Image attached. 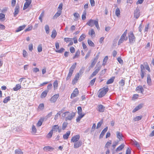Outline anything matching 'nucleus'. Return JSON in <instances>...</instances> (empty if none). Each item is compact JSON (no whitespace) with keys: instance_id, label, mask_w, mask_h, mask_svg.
I'll return each mask as SVG.
<instances>
[{"instance_id":"obj_1","label":"nucleus","mask_w":154,"mask_h":154,"mask_svg":"<svg viewBox=\"0 0 154 154\" xmlns=\"http://www.w3.org/2000/svg\"><path fill=\"white\" fill-rule=\"evenodd\" d=\"M86 24L91 27H93L94 25H95V26L98 30H99L100 29L97 21L90 19L87 23Z\"/></svg>"},{"instance_id":"obj_2","label":"nucleus","mask_w":154,"mask_h":154,"mask_svg":"<svg viewBox=\"0 0 154 154\" xmlns=\"http://www.w3.org/2000/svg\"><path fill=\"white\" fill-rule=\"evenodd\" d=\"M76 63H75L70 68L69 72L66 78V80L67 81L69 80L70 79L71 77L72 76L73 72L74 70L76 67Z\"/></svg>"},{"instance_id":"obj_3","label":"nucleus","mask_w":154,"mask_h":154,"mask_svg":"<svg viewBox=\"0 0 154 154\" xmlns=\"http://www.w3.org/2000/svg\"><path fill=\"white\" fill-rule=\"evenodd\" d=\"M130 43L132 44L135 42V38L132 32H130L128 35Z\"/></svg>"},{"instance_id":"obj_4","label":"nucleus","mask_w":154,"mask_h":154,"mask_svg":"<svg viewBox=\"0 0 154 154\" xmlns=\"http://www.w3.org/2000/svg\"><path fill=\"white\" fill-rule=\"evenodd\" d=\"M109 90V88L107 87L106 88H103V90H101L100 92L98 97H102L104 96Z\"/></svg>"},{"instance_id":"obj_5","label":"nucleus","mask_w":154,"mask_h":154,"mask_svg":"<svg viewBox=\"0 0 154 154\" xmlns=\"http://www.w3.org/2000/svg\"><path fill=\"white\" fill-rule=\"evenodd\" d=\"M75 116V114L73 112L70 113L69 112V114L66 117L65 120L66 121L68 120H71Z\"/></svg>"},{"instance_id":"obj_6","label":"nucleus","mask_w":154,"mask_h":154,"mask_svg":"<svg viewBox=\"0 0 154 154\" xmlns=\"http://www.w3.org/2000/svg\"><path fill=\"white\" fill-rule=\"evenodd\" d=\"M140 15V10L138 8H137L134 11V16L135 18L138 19Z\"/></svg>"},{"instance_id":"obj_7","label":"nucleus","mask_w":154,"mask_h":154,"mask_svg":"<svg viewBox=\"0 0 154 154\" xmlns=\"http://www.w3.org/2000/svg\"><path fill=\"white\" fill-rule=\"evenodd\" d=\"M80 138V136L79 135H77L74 136L72 137L71 142H77L79 140Z\"/></svg>"},{"instance_id":"obj_8","label":"nucleus","mask_w":154,"mask_h":154,"mask_svg":"<svg viewBox=\"0 0 154 154\" xmlns=\"http://www.w3.org/2000/svg\"><path fill=\"white\" fill-rule=\"evenodd\" d=\"M141 71V72L140 74L141 78L143 79L144 77V74L145 73V70L144 68V67L143 65L141 64L140 65Z\"/></svg>"},{"instance_id":"obj_9","label":"nucleus","mask_w":154,"mask_h":154,"mask_svg":"<svg viewBox=\"0 0 154 154\" xmlns=\"http://www.w3.org/2000/svg\"><path fill=\"white\" fill-rule=\"evenodd\" d=\"M79 92L77 88H75L72 93L71 94V98H73L77 96L79 94Z\"/></svg>"},{"instance_id":"obj_10","label":"nucleus","mask_w":154,"mask_h":154,"mask_svg":"<svg viewBox=\"0 0 154 154\" xmlns=\"http://www.w3.org/2000/svg\"><path fill=\"white\" fill-rule=\"evenodd\" d=\"M59 95L58 94H55L52 96L50 100L51 103H55L59 97Z\"/></svg>"},{"instance_id":"obj_11","label":"nucleus","mask_w":154,"mask_h":154,"mask_svg":"<svg viewBox=\"0 0 154 154\" xmlns=\"http://www.w3.org/2000/svg\"><path fill=\"white\" fill-rule=\"evenodd\" d=\"M128 39V37H125V36H123V35H122L120 39L118 42V45H119L121 43H122L124 40H127Z\"/></svg>"},{"instance_id":"obj_12","label":"nucleus","mask_w":154,"mask_h":154,"mask_svg":"<svg viewBox=\"0 0 154 154\" xmlns=\"http://www.w3.org/2000/svg\"><path fill=\"white\" fill-rule=\"evenodd\" d=\"M136 91L138 92V93H143L144 91V89L142 86L139 85L136 88Z\"/></svg>"},{"instance_id":"obj_13","label":"nucleus","mask_w":154,"mask_h":154,"mask_svg":"<svg viewBox=\"0 0 154 154\" xmlns=\"http://www.w3.org/2000/svg\"><path fill=\"white\" fill-rule=\"evenodd\" d=\"M79 73H78L75 75L74 78L72 80V84H75L77 82V81L79 79Z\"/></svg>"},{"instance_id":"obj_14","label":"nucleus","mask_w":154,"mask_h":154,"mask_svg":"<svg viewBox=\"0 0 154 154\" xmlns=\"http://www.w3.org/2000/svg\"><path fill=\"white\" fill-rule=\"evenodd\" d=\"M116 136L119 139V141H122L123 140L122 137L123 136L122 134L119 132L117 131L116 132Z\"/></svg>"},{"instance_id":"obj_15","label":"nucleus","mask_w":154,"mask_h":154,"mask_svg":"<svg viewBox=\"0 0 154 154\" xmlns=\"http://www.w3.org/2000/svg\"><path fill=\"white\" fill-rule=\"evenodd\" d=\"M20 7L19 5H17L14 9V16L16 17L18 14L19 11Z\"/></svg>"},{"instance_id":"obj_16","label":"nucleus","mask_w":154,"mask_h":154,"mask_svg":"<svg viewBox=\"0 0 154 154\" xmlns=\"http://www.w3.org/2000/svg\"><path fill=\"white\" fill-rule=\"evenodd\" d=\"M31 3V0H29V1L26 2L24 5L23 8V10H25L28 7H29Z\"/></svg>"},{"instance_id":"obj_17","label":"nucleus","mask_w":154,"mask_h":154,"mask_svg":"<svg viewBox=\"0 0 154 154\" xmlns=\"http://www.w3.org/2000/svg\"><path fill=\"white\" fill-rule=\"evenodd\" d=\"M82 144V142L79 141L78 142H75L74 144V148H77L81 146Z\"/></svg>"},{"instance_id":"obj_18","label":"nucleus","mask_w":154,"mask_h":154,"mask_svg":"<svg viewBox=\"0 0 154 154\" xmlns=\"http://www.w3.org/2000/svg\"><path fill=\"white\" fill-rule=\"evenodd\" d=\"M142 105L141 104H140L138 105L137 106H136L134 109L132 110L133 112H134L140 109L142 107Z\"/></svg>"},{"instance_id":"obj_19","label":"nucleus","mask_w":154,"mask_h":154,"mask_svg":"<svg viewBox=\"0 0 154 154\" xmlns=\"http://www.w3.org/2000/svg\"><path fill=\"white\" fill-rule=\"evenodd\" d=\"M108 129L107 127H106L102 131L100 135V138H102L104 135L105 133L107 131Z\"/></svg>"},{"instance_id":"obj_20","label":"nucleus","mask_w":154,"mask_h":154,"mask_svg":"<svg viewBox=\"0 0 154 154\" xmlns=\"http://www.w3.org/2000/svg\"><path fill=\"white\" fill-rule=\"evenodd\" d=\"M70 131H68L66 133L64 134L63 136V138L64 140L67 139L70 135Z\"/></svg>"},{"instance_id":"obj_21","label":"nucleus","mask_w":154,"mask_h":154,"mask_svg":"<svg viewBox=\"0 0 154 154\" xmlns=\"http://www.w3.org/2000/svg\"><path fill=\"white\" fill-rule=\"evenodd\" d=\"M61 11H58L54 15L53 17V19H55L59 17L61 14Z\"/></svg>"},{"instance_id":"obj_22","label":"nucleus","mask_w":154,"mask_h":154,"mask_svg":"<svg viewBox=\"0 0 154 154\" xmlns=\"http://www.w3.org/2000/svg\"><path fill=\"white\" fill-rule=\"evenodd\" d=\"M26 26V25H23L22 26H20L19 27H18L17 29L16 30L15 32H19L21 30L23 29Z\"/></svg>"},{"instance_id":"obj_23","label":"nucleus","mask_w":154,"mask_h":154,"mask_svg":"<svg viewBox=\"0 0 154 154\" xmlns=\"http://www.w3.org/2000/svg\"><path fill=\"white\" fill-rule=\"evenodd\" d=\"M53 149L54 148H53L49 146H45L43 148L44 151H50V150Z\"/></svg>"},{"instance_id":"obj_24","label":"nucleus","mask_w":154,"mask_h":154,"mask_svg":"<svg viewBox=\"0 0 154 154\" xmlns=\"http://www.w3.org/2000/svg\"><path fill=\"white\" fill-rule=\"evenodd\" d=\"M98 110L99 112H104L105 109V107H104L102 105H100L98 106Z\"/></svg>"},{"instance_id":"obj_25","label":"nucleus","mask_w":154,"mask_h":154,"mask_svg":"<svg viewBox=\"0 0 154 154\" xmlns=\"http://www.w3.org/2000/svg\"><path fill=\"white\" fill-rule=\"evenodd\" d=\"M101 67V66L99 64V62H98L95 68V70L98 72L100 69Z\"/></svg>"},{"instance_id":"obj_26","label":"nucleus","mask_w":154,"mask_h":154,"mask_svg":"<svg viewBox=\"0 0 154 154\" xmlns=\"http://www.w3.org/2000/svg\"><path fill=\"white\" fill-rule=\"evenodd\" d=\"M75 18L74 20L75 21H76L78 20L79 18L80 17L79 14L77 13H75L73 14Z\"/></svg>"},{"instance_id":"obj_27","label":"nucleus","mask_w":154,"mask_h":154,"mask_svg":"<svg viewBox=\"0 0 154 154\" xmlns=\"http://www.w3.org/2000/svg\"><path fill=\"white\" fill-rule=\"evenodd\" d=\"M58 129H59V126L58 125H54L52 127V129L51 130L53 132V131L57 132Z\"/></svg>"},{"instance_id":"obj_28","label":"nucleus","mask_w":154,"mask_h":154,"mask_svg":"<svg viewBox=\"0 0 154 154\" xmlns=\"http://www.w3.org/2000/svg\"><path fill=\"white\" fill-rule=\"evenodd\" d=\"M114 79L115 77H112L107 81L106 84H109L112 83L114 82Z\"/></svg>"},{"instance_id":"obj_29","label":"nucleus","mask_w":154,"mask_h":154,"mask_svg":"<svg viewBox=\"0 0 154 154\" xmlns=\"http://www.w3.org/2000/svg\"><path fill=\"white\" fill-rule=\"evenodd\" d=\"M48 92V91H45L43 92L41 95V98H42L45 97L47 96Z\"/></svg>"},{"instance_id":"obj_30","label":"nucleus","mask_w":154,"mask_h":154,"mask_svg":"<svg viewBox=\"0 0 154 154\" xmlns=\"http://www.w3.org/2000/svg\"><path fill=\"white\" fill-rule=\"evenodd\" d=\"M78 113L79 115H83L82 111V108L80 106L78 107Z\"/></svg>"},{"instance_id":"obj_31","label":"nucleus","mask_w":154,"mask_h":154,"mask_svg":"<svg viewBox=\"0 0 154 154\" xmlns=\"http://www.w3.org/2000/svg\"><path fill=\"white\" fill-rule=\"evenodd\" d=\"M124 146L125 145L124 144H122L116 149V151H117L122 150L124 148Z\"/></svg>"},{"instance_id":"obj_32","label":"nucleus","mask_w":154,"mask_h":154,"mask_svg":"<svg viewBox=\"0 0 154 154\" xmlns=\"http://www.w3.org/2000/svg\"><path fill=\"white\" fill-rule=\"evenodd\" d=\"M120 11L119 8H117L116 9L115 11L116 15L118 17H119L120 15Z\"/></svg>"},{"instance_id":"obj_33","label":"nucleus","mask_w":154,"mask_h":154,"mask_svg":"<svg viewBox=\"0 0 154 154\" xmlns=\"http://www.w3.org/2000/svg\"><path fill=\"white\" fill-rule=\"evenodd\" d=\"M21 88V85L20 84H17L16 85V86L13 88V90L14 91H17L20 89Z\"/></svg>"},{"instance_id":"obj_34","label":"nucleus","mask_w":154,"mask_h":154,"mask_svg":"<svg viewBox=\"0 0 154 154\" xmlns=\"http://www.w3.org/2000/svg\"><path fill=\"white\" fill-rule=\"evenodd\" d=\"M97 61V58H94L91 62V67H93Z\"/></svg>"},{"instance_id":"obj_35","label":"nucleus","mask_w":154,"mask_h":154,"mask_svg":"<svg viewBox=\"0 0 154 154\" xmlns=\"http://www.w3.org/2000/svg\"><path fill=\"white\" fill-rule=\"evenodd\" d=\"M53 86L54 87V89H56L57 88L58 86V81L57 80H55L54 82Z\"/></svg>"},{"instance_id":"obj_36","label":"nucleus","mask_w":154,"mask_h":154,"mask_svg":"<svg viewBox=\"0 0 154 154\" xmlns=\"http://www.w3.org/2000/svg\"><path fill=\"white\" fill-rule=\"evenodd\" d=\"M85 37L86 36L85 34H82L79 39V41L80 42H81L85 39Z\"/></svg>"},{"instance_id":"obj_37","label":"nucleus","mask_w":154,"mask_h":154,"mask_svg":"<svg viewBox=\"0 0 154 154\" xmlns=\"http://www.w3.org/2000/svg\"><path fill=\"white\" fill-rule=\"evenodd\" d=\"M147 81L148 85H150L151 82V80L149 75H147Z\"/></svg>"},{"instance_id":"obj_38","label":"nucleus","mask_w":154,"mask_h":154,"mask_svg":"<svg viewBox=\"0 0 154 154\" xmlns=\"http://www.w3.org/2000/svg\"><path fill=\"white\" fill-rule=\"evenodd\" d=\"M45 30L47 34H49V27L48 25H46L45 27Z\"/></svg>"},{"instance_id":"obj_39","label":"nucleus","mask_w":154,"mask_h":154,"mask_svg":"<svg viewBox=\"0 0 154 154\" xmlns=\"http://www.w3.org/2000/svg\"><path fill=\"white\" fill-rule=\"evenodd\" d=\"M57 35V32L55 30H54L52 32V34L51 36L52 38H54Z\"/></svg>"},{"instance_id":"obj_40","label":"nucleus","mask_w":154,"mask_h":154,"mask_svg":"<svg viewBox=\"0 0 154 154\" xmlns=\"http://www.w3.org/2000/svg\"><path fill=\"white\" fill-rule=\"evenodd\" d=\"M44 14V11H43L41 14L40 15V16L39 17V19L40 20V21L42 22V18L43 17Z\"/></svg>"},{"instance_id":"obj_41","label":"nucleus","mask_w":154,"mask_h":154,"mask_svg":"<svg viewBox=\"0 0 154 154\" xmlns=\"http://www.w3.org/2000/svg\"><path fill=\"white\" fill-rule=\"evenodd\" d=\"M85 115V114H83V115H79V116H78L77 118L76 119V122H79L80 121L82 117H83Z\"/></svg>"},{"instance_id":"obj_42","label":"nucleus","mask_w":154,"mask_h":154,"mask_svg":"<svg viewBox=\"0 0 154 154\" xmlns=\"http://www.w3.org/2000/svg\"><path fill=\"white\" fill-rule=\"evenodd\" d=\"M10 97L9 96L6 97L3 100V103H7L8 101L10 100Z\"/></svg>"},{"instance_id":"obj_43","label":"nucleus","mask_w":154,"mask_h":154,"mask_svg":"<svg viewBox=\"0 0 154 154\" xmlns=\"http://www.w3.org/2000/svg\"><path fill=\"white\" fill-rule=\"evenodd\" d=\"M88 42L89 45L91 46L94 47V43L91 40H88Z\"/></svg>"},{"instance_id":"obj_44","label":"nucleus","mask_w":154,"mask_h":154,"mask_svg":"<svg viewBox=\"0 0 154 154\" xmlns=\"http://www.w3.org/2000/svg\"><path fill=\"white\" fill-rule=\"evenodd\" d=\"M69 114V111H66L64 112L61 115L63 117H65L66 118V117Z\"/></svg>"},{"instance_id":"obj_45","label":"nucleus","mask_w":154,"mask_h":154,"mask_svg":"<svg viewBox=\"0 0 154 154\" xmlns=\"http://www.w3.org/2000/svg\"><path fill=\"white\" fill-rule=\"evenodd\" d=\"M142 118V116H137L134 118V121H137L140 120Z\"/></svg>"},{"instance_id":"obj_46","label":"nucleus","mask_w":154,"mask_h":154,"mask_svg":"<svg viewBox=\"0 0 154 154\" xmlns=\"http://www.w3.org/2000/svg\"><path fill=\"white\" fill-rule=\"evenodd\" d=\"M43 121L42 119H40L39 120L37 124V126L38 127L42 125Z\"/></svg>"},{"instance_id":"obj_47","label":"nucleus","mask_w":154,"mask_h":154,"mask_svg":"<svg viewBox=\"0 0 154 154\" xmlns=\"http://www.w3.org/2000/svg\"><path fill=\"white\" fill-rule=\"evenodd\" d=\"M15 153L16 154H23V152L20 149H16L15 150Z\"/></svg>"},{"instance_id":"obj_48","label":"nucleus","mask_w":154,"mask_h":154,"mask_svg":"<svg viewBox=\"0 0 154 154\" xmlns=\"http://www.w3.org/2000/svg\"><path fill=\"white\" fill-rule=\"evenodd\" d=\"M67 125L68 123L66 122H64L63 123L62 128L63 130H64L67 127Z\"/></svg>"},{"instance_id":"obj_49","label":"nucleus","mask_w":154,"mask_h":154,"mask_svg":"<svg viewBox=\"0 0 154 154\" xmlns=\"http://www.w3.org/2000/svg\"><path fill=\"white\" fill-rule=\"evenodd\" d=\"M88 34L91 35L92 37H93L95 36V33L93 29H92L91 30L90 32H88Z\"/></svg>"},{"instance_id":"obj_50","label":"nucleus","mask_w":154,"mask_h":154,"mask_svg":"<svg viewBox=\"0 0 154 154\" xmlns=\"http://www.w3.org/2000/svg\"><path fill=\"white\" fill-rule=\"evenodd\" d=\"M86 12L85 11H84L82 15V18L83 20H85L86 18Z\"/></svg>"},{"instance_id":"obj_51","label":"nucleus","mask_w":154,"mask_h":154,"mask_svg":"<svg viewBox=\"0 0 154 154\" xmlns=\"http://www.w3.org/2000/svg\"><path fill=\"white\" fill-rule=\"evenodd\" d=\"M119 84L122 86H124L125 84V81L123 79H122L119 82Z\"/></svg>"},{"instance_id":"obj_52","label":"nucleus","mask_w":154,"mask_h":154,"mask_svg":"<svg viewBox=\"0 0 154 154\" xmlns=\"http://www.w3.org/2000/svg\"><path fill=\"white\" fill-rule=\"evenodd\" d=\"M144 66L146 68V69L149 72H150V68L149 66L148 65V64L147 63H144Z\"/></svg>"},{"instance_id":"obj_53","label":"nucleus","mask_w":154,"mask_h":154,"mask_svg":"<svg viewBox=\"0 0 154 154\" xmlns=\"http://www.w3.org/2000/svg\"><path fill=\"white\" fill-rule=\"evenodd\" d=\"M53 132L51 130L49 132L47 135V137L48 138H51Z\"/></svg>"},{"instance_id":"obj_54","label":"nucleus","mask_w":154,"mask_h":154,"mask_svg":"<svg viewBox=\"0 0 154 154\" xmlns=\"http://www.w3.org/2000/svg\"><path fill=\"white\" fill-rule=\"evenodd\" d=\"M65 42H69L71 41L72 40V38H64Z\"/></svg>"},{"instance_id":"obj_55","label":"nucleus","mask_w":154,"mask_h":154,"mask_svg":"<svg viewBox=\"0 0 154 154\" xmlns=\"http://www.w3.org/2000/svg\"><path fill=\"white\" fill-rule=\"evenodd\" d=\"M96 78H94V79H93L90 82V85L92 86L94 84L96 81Z\"/></svg>"},{"instance_id":"obj_56","label":"nucleus","mask_w":154,"mask_h":154,"mask_svg":"<svg viewBox=\"0 0 154 154\" xmlns=\"http://www.w3.org/2000/svg\"><path fill=\"white\" fill-rule=\"evenodd\" d=\"M64 49L63 48H61L60 50H58L57 51H56L57 52H58V53H62L64 51Z\"/></svg>"},{"instance_id":"obj_57","label":"nucleus","mask_w":154,"mask_h":154,"mask_svg":"<svg viewBox=\"0 0 154 154\" xmlns=\"http://www.w3.org/2000/svg\"><path fill=\"white\" fill-rule=\"evenodd\" d=\"M103 123V121L101 120L97 124V128H98L99 127H100L101 125H102V124Z\"/></svg>"},{"instance_id":"obj_58","label":"nucleus","mask_w":154,"mask_h":154,"mask_svg":"<svg viewBox=\"0 0 154 154\" xmlns=\"http://www.w3.org/2000/svg\"><path fill=\"white\" fill-rule=\"evenodd\" d=\"M61 114L60 113V112H58L55 115V117H54V119L55 120H57L58 118V117L59 116H60V114Z\"/></svg>"},{"instance_id":"obj_59","label":"nucleus","mask_w":154,"mask_h":154,"mask_svg":"<svg viewBox=\"0 0 154 154\" xmlns=\"http://www.w3.org/2000/svg\"><path fill=\"white\" fill-rule=\"evenodd\" d=\"M37 49L38 51L39 52H41L42 51V48L41 45H39Z\"/></svg>"},{"instance_id":"obj_60","label":"nucleus","mask_w":154,"mask_h":154,"mask_svg":"<svg viewBox=\"0 0 154 154\" xmlns=\"http://www.w3.org/2000/svg\"><path fill=\"white\" fill-rule=\"evenodd\" d=\"M29 51H31L33 49V45L32 44H30L29 45Z\"/></svg>"},{"instance_id":"obj_61","label":"nucleus","mask_w":154,"mask_h":154,"mask_svg":"<svg viewBox=\"0 0 154 154\" xmlns=\"http://www.w3.org/2000/svg\"><path fill=\"white\" fill-rule=\"evenodd\" d=\"M36 129L35 128V126L33 125L32 128V131L34 133H35L36 132Z\"/></svg>"},{"instance_id":"obj_62","label":"nucleus","mask_w":154,"mask_h":154,"mask_svg":"<svg viewBox=\"0 0 154 154\" xmlns=\"http://www.w3.org/2000/svg\"><path fill=\"white\" fill-rule=\"evenodd\" d=\"M38 108L41 109H43L44 108V104L43 103H41L38 106Z\"/></svg>"},{"instance_id":"obj_63","label":"nucleus","mask_w":154,"mask_h":154,"mask_svg":"<svg viewBox=\"0 0 154 154\" xmlns=\"http://www.w3.org/2000/svg\"><path fill=\"white\" fill-rule=\"evenodd\" d=\"M70 52L72 53H74L75 51V48L73 47H71L70 48Z\"/></svg>"},{"instance_id":"obj_64","label":"nucleus","mask_w":154,"mask_h":154,"mask_svg":"<svg viewBox=\"0 0 154 154\" xmlns=\"http://www.w3.org/2000/svg\"><path fill=\"white\" fill-rule=\"evenodd\" d=\"M131 150L128 147L126 151V154H131Z\"/></svg>"}]
</instances>
